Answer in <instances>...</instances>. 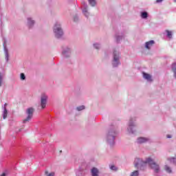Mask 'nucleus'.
Instances as JSON below:
<instances>
[{
  "label": "nucleus",
  "mask_w": 176,
  "mask_h": 176,
  "mask_svg": "<svg viewBox=\"0 0 176 176\" xmlns=\"http://www.w3.org/2000/svg\"><path fill=\"white\" fill-rule=\"evenodd\" d=\"M146 164H148L151 167V168L152 170H153V171L155 173H160V166L155 162V161H153V160H152V158L151 157H148L146 159L145 162H142L141 161V160L137 158L135 160V168H138V167L142 166H145Z\"/></svg>",
  "instance_id": "1"
},
{
  "label": "nucleus",
  "mask_w": 176,
  "mask_h": 176,
  "mask_svg": "<svg viewBox=\"0 0 176 176\" xmlns=\"http://www.w3.org/2000/svg\"><path fill=\"white\" fill-rule=\"evenodd\" d=\"M54 33L57 39H60L62 38L63 35H64V32L63 31V28H61V24L60 23L56 22L54 26Z\"/></svg>",
  "instance_id": "2"
},
{
  "label": "nucleus",
  "mask_w": 176,
  "mask_h": 176,
  "mask_svg": "<svg viewBox=\"0 0 176 176\" xmlns=\"http://www.w3.org/2000/svg\"><path fill=\"white\" fill-rule=\"evenodd\" d=\"M112 65L113 67H119V65H120V54L116 50L113 51Z\"/></svg>",
  "instance_id": "3"
},
{
  "label": "nucleus",
  "mask_w": 176,
  "mask_h": 176,
  "mask_svg": "<svg viewBox=\"0 0 176 176\" xmlns=\"http://www.w3.org/2000/svg\"><path fill=\"white\" fill-rule=\"evenodd\" d=\"M26 113L28 115L26 119L23 120V123H27V122H30L31 119H32V116H34V108L30 107L26 110Z\"/></svg>",
  "instance_id": "4"
},
{
  "label": "nucleus",
  "mask_w": 176,
  "mask_h": 176,
  "mask_svg": "<svg viewBox=\"0 0 176 176\" xmlns=\"http://www.w3.org/2000/svg\"><path fill=\"white\" fill-rule=\"evenodd\" d=\"M71 48L69 47H64L62 50V55L66 58H68L69 57H71Z\"/></svg>",
  "instance_id": "5"
},
{
  "label": "nucleus",
  "mask_w": 176,
  "mask_h": 176,
  "mask_svg": "<svg viewBox=\"0 0 176 176\" xmlns=\"http://www.w3.org/2000/svg\"><path fill=\"white\" fill-rule=\"evenodd\" d=\"M47 102V96L43 94L41 98V106L42 109H45V108H46Z\"/></svg>",
  "instance_id": "6"
},
{
  "label": "nucleus",
  "mask_w": 176,
  "mask_h": 176,
  "mask_svg": "<svg viewBox=\"0 0 176 176\" xmlns=\"http://www.w3.org/2000/svg\"><path fill=\"white\" fill-rule=\"evenodd\" d=\"M84 8L82 10V13L85 17H89V12H87V3L86 2H82Z\"/></svg>",
  "instance_id": "7"
},
{
  "label": "nucleus",
  "mask_w": 176,
  "mask_h": 176,
  "mask_svg": "<svg viewBox=\"0 0 176 176\" xmlns=\"http://www.w3.org/2000/svg\"><path fill=\"white\" fill-rule=\"evenodd\" d=\"M35 24V21L32 20V18L28 17V28H32L34 25Z\"/></svg>",
  "instance_id": "8"
},
{
  "label": "nucleus",
  "mask_w": 176,
  "mask_h": 176,
  "mask_svg": "<svg viewBox=\"0 0 176 176\" xmlns=\"http://www.w3.org/2000/svg\"><path fill=\"white\" fill-rule=\"evenodd\" d=\"M143 78L146 79V80H148V82H153L152 76L151 74L143 72Z\"/></svg>",
  "instance_id": "9"
},
{
  "label": "nucleus",
  "mask_w": 176,
  "mask_h": 176,
  "mask_svg": "<svg viewBox=\"0 0 176 176\" xmlns=\"http://www.w3.org/2000/svg\"><path fill=\"white\" fill-rule=\"evenodd\" d=\"M4 53H5L6 61V63H8V61H9V51L8 48L6 47V45H4Z\"/></svg>",
  "instance_id": "10"
},
{
  "label": "nucleus",
  "mask_w": 176,
  "mask_h": 176,
  "mask_svg": "<svg viewBox=\"0 0 176 176\" xmlns=\"http://www.w3.org/2000/svg\"><path fill=\"white\" fill-rule=\"evenodd\" d=\"M154 43H155V41L153 40L146 42L145 43L146 49H151V46H152V45H154Z\"/></svg>",
  "instance_id": "11"
},
{
  "label": "nucleus",
  "mask_w": 176,
  "mask_h": 176,
  "mask_svg": "<svg viewBox=\"0 0 176 176\" xmlns=\"http://www.w3.org/2000/svg\"><path fill=\"white\" fill-rule=\"evenodd\" d=\"M123 38H124V33H122L121 34V36L116 34V39L117 43H120V41H122V39H123Z\"/></svg>",
  "instance_id": "12"
},
{
  "label": "nucleus",
  "mask_w": 176,
  "mask_h": 176,
  "mask_svg": "<svg viewBox=\"0 0 176 176\" xmlns=\"http://www.w3.org/2000/svg\"><path fill=\"white\" fill-rule=\"evenodd\" d=\"M149 139L146 138H138V144H144V142H146L148 141Z\"/></svg>",
  "instance_id": "13"
},
{
  "label": "nucleus",
  "mask_w": 176,
  "mask_h": 176,
  "mask_svg": "<svg viewBox=\"0 0 176 176\" xmlns=\"http://www.w3.org/2000/svg\"><path fill=\"white\" fill-rule=\"evenodd\" d=\"M91 173L92 176H98V173H100V171L96 168H93L91 170Z\"/></svg>",
  "instance_id": "14"
},
{
  "label": "nucleus",
  "mask_w": 176,
  "mask_h": 176,
  "mask_svg": "<svg viewBox=\"0 0 176 176\" xmlns=\"http://www.w3.org/2000/svg\"><path fill=\"white\" fill-rule=\"evenodd\" d=\"M148 16L149 14H148V12H146V11H142L140 12V17H142V19H148Z\"/></svg>",
  "instance_id": "15"
},
{
  "label": "nucleus",
  "mask_w": 176,
  "mask_h": 176,
  "mask_svg": "<svg viewBox=\"0 0 176 176\" xmlns=\"http://www.w3.org/2000/svg\"><path fill=\"white\" fill-rule=\"evenodd\" d=\"M166 32L167 38H168V39H171V38H173V32L170 30H166Z\"/></svg>",
  "instance_id": "16"
},
{
  "label": "nucleus",
  "mask_w": 176,
  "mask_h": 176,
  "mask_svg": "<svg viewBox=\"0 0 176 176\" xmlns=\"http://www.w3.org/2000/svg\"><path fill=\"white\" fill-rule=\"evenodd\" d=\"M8 118V110L6 107H4V111L3 113V119H6Z\"/></svg>",
  "instance_id": "17"
},
{
  "label": "nucleus",
  "mask_w": 176,
  "mask_h": 176,
  "mask_svg": "<svg viewBox=\"0 0 176 176\" xmlns=\"http://www.w3.org/2000/svg\"><path fill=\"white\" fill-rule=\"evenodd\" d=\"M88 2L89 5H91V6L92 7L96 6V5L97 4V3L96 2V0H88Z\"/></svg>",
  "instance_id": "18"
},
{
  "label": "nucleus",
  "mask_w": 176,
  "mask_h": 176,
  "mask_svg": "<svg viewBox=\"0 0 176 176\" xmlns=\"http://www.w3.org/2000/svg\"><path fill=\"white\" fill-rule=\"evenodd\" d=\"M94 47L95 49H96L97 50H98L99 49L101 48V44L98 43H94Z\"/></svg>",
  "instance_id": "19"
},
{
  "label": "nucleus",
  "mask_w": 176,
  "mask_h": 176,
  "mask_svg": "<svg viewBox=\"0 0 176 176\" xmlns=\"http://www.w3.org/2000/svg\"><path fill=\"white\" fill-rule=\"evenodd\" d=\"M164 168L167 173H171V168L168 167V166L166 165Z\"/></svg>",
  "instance_id": "20"
},
{
  "label": "nucleus",
  "mask_w": 176,
  "mask_h": 176,
  "mask_svg": "<svg viewBox=\"0 0 176 176\" xmlns=\"http://www.w3.org/2000/svg\"><path fill=\"white\" fill-rule=\"evenodd\" d=\"M139 175V173L138 172V170H135L133 171L131 174V176H138Z\"/></svg>",
  "instance_id": "21"
},
{
  "label": "nucleus",
  "mask_w": 176,
  "mask_h": 176,
  "mask_svg": "<svg viewBox=\"0 0 176 176\" xmlns=\"http://www.w3.org/2000/svg\"><path fill=\"white\" fill-rule=\"evenodd\" d=\"M21 80H25V75L24 74V73L21 74Z\"/></svg>",
  "instance_id": "22"
},
{
  "label": "nucleus",
  "mask_w": 176,
  "mask_h": 176,
  "mask_svg": "<svg viewBox=\"0 0 176 176\" xmlns=\"http://www.w3.org/2000/svg\"><path fill=\"white\" fill-rule=\"evenodd\" d=\"M83 109H85V106H79L77 107V110L78 111H83Z\"/></svg>",
  "instance_id": "23"
},
{
  "label": "nucleus",
  "mask_w": 176,
  "mask_h": 176,
  "mask_svg": "<svg viewBox=\"0 0 176 176\" xmlns=\"http://www.w3.org/2000/svg\"><path fill=\"white\" fill-rule=\"evenodd\" d=\"M110 168H111V170H113L114 171H116V170H118L116 166H115L114 165H111Z\"/></svg>",
  "instance_id": "24"
},
{
  "label": "nucleus",
  "mask_w": 176,
  "mask_h": 176,
  "mask_svg": "<svg viewBox=\"0 0 176 176\" xmlns=\"http://www.w3.org/2000/svg\"><path fill=\"white\" fill-rule=\"evenodd\" d=\"M2 80H3L2 74L0 73V87L1 86H2Z\"/></svg>",
  "instance_id": "25"
},
{
  "label": "nucleus",
  "mask_w": 176,
  "mask_h": 176,
  "mask_svg": "<svg viewBox=\"0 0 176 176\" xmlns=\"http://www.w3.org/2000/svg\"><path fill=\"white\" fill-rule=\"evenodd\" d=\"M78 20H79V18L78 17V15L74 16V21H78Z\"/></svg>",
  "instance_id": "26"
},
{
  "label": "nucleus",
  "mask_w": 176,
  "mask_h": 176,
  "mask_svg": "<svg viewBox=\"0 0 176 176\" xmlns=\"http://www.w3.org/2000/svg\"><path fill=\"white\" fill-rule=\"evenodd\" d=\"M170 162H172L173 163L176 164V157L175 158H171Z\"/></svg>",
  "instance_id": "27"
},
{
  "label": "nucleus",
  "mask_w": 176,
  "mask_h": 176,
  "mask_svg": "<svg viewBox=\"0 0 176 176\" xmlns=\"http://www.w3.org/2000/svg\"><path fill=\"white\" fill-rule=\"evenodd\" d=\"M173 71L174 72V76H175V78H176V67L173 68Z\"/></svg>",
  "instance_id": "28"
},
{
  "label": "nucleus",
  "mask_w": 176,
  "mask_h": 176,
  "mask_svg": "<svg viewBox=\"0 0 176 176\" xmlns=\"http://www.w3.org/2000/svg\"><path fill=\"white\" fill-rule=\"evenodd\" d=\"M160 2H163V0H156L157 3H160Z\"/></svg>",
  "instance_id": "29"
},
{
  "label": "nucleus",
  "mask_w": 176,
  "mask_h": 176,
  "mask_svg": "<svg viewBox=\"0 0 176 176\" xmlns=\"http://www.w3.org/2000/svg\"><path fill=\"white\" fill-rule=\"evenodd\" d=\"M171 67H176V63H173L172 65H171Z\"/></svg>",
  "instance_id": "30"
},
{
  "label": "nucleus",
  "mask_w": 176,
  "mask_h": 176,
  "mask_svg": "<svg viewBox=\"0 0 176 176\" xmlns=\"http://www.w3.org/2000/svg\"><path fill=\"white\" fill-rule=\"evenodd\" d=\"M1 176H6V173H3L1 175Z\"/></svg>",
  "instance_id": "31"
},
{
  "label": "nucleus",
  "mask_w": 176,
  "mask_h": 176,
  "mask_svg": "<svg viewBox=\"0 0 176 176\" xmlns=\"http://www.w3.org/2000/svg\"><path fill=\"white\" fill-rule=\"evenodd\" d=\"M167 138H171V135H167Z\"/></svg>",
  "instance_id": "32"
},
{
  "label": "nucleus",
  "mask_w": 176,
  "mask_h": 176,
  "mask_svg": "<svg viewBox=\"0 0 176 176\" xmlns=\"http://www.w3.org/2000/svg\"><path fill=\"white\" fill-rule=\"evenodd\" d=\"M48 173H49V172H47V170H45V175H47Z\"/></svg>",
  "instance_id": "33"
},
{
  "label": "nucleus",
  "mask_w": 176,
  "mask_h": 176,
  "mask_svg": "<svg viewBox=\"0 0 176 176\" xmlns=\"http://www.w3.org/2000/svg\"><path fill=\"white\" fill-rule=\"evenodd\" d=\"M6 105H8V104L5 103L4 108H6Z\"/></svg>",
  "instance_id": "34"
},
{
  "label": "nucleus",
  "mask_w": 176,
  "mask_h": 176,
  "mask_svg": "<svg viewBox=\"0 0 176 176\" xmlns=\"http://www.w3.org/2000/svg\"><path fill=\"white\" fill-rule=\"evenodd\" d=\"M173 2H175V3H176V0H173Z\"/></svg>",
  "instance_id": "35"
}]
</instances>
